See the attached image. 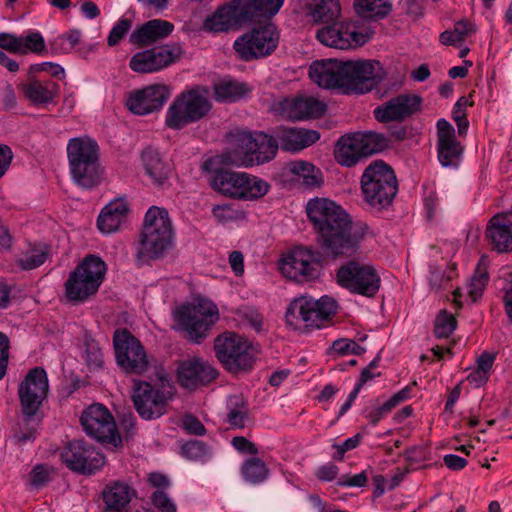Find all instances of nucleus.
Here are the masks:
<instances>
[{"label": "nucleus", "instance_id": "bb28decb", "mask_svg": "<svg viewBox=\"0 0 512 512\" xmlns=\"http://www.w3.org/2000/svg\"><path fill=\"white\" fill-rule=\"evenodd\" d=\"M437 150L438 160L443 167H458L462 147L455 138V130L453 126L445 119H439L437 122Z\"/></svg>", "mask_w": 512, "mask_h": 512}, {"label": "nucleus", "instance_id": "5fc2aeb1", "mask_svg": "<svg viewBox=\"0 0 512 512\" xmlns=\"http://www.w3.org/2000/svg\"><path fill=\"white\" fill-rule=\"evenodd\" d=\"M21 45L22 48L19 53L21 55L28 53L41 54L46 48L44 38L38 31H32L26 36H21Z\"/></svg>", "mask_w": 512, "mask_h": 512}, {"label": "nucleus", "instance_id": "412c9836", "mask_svg": "<svg viewBox=\"0 0 512 512\" xmlns=\"http://www.w3.org/2000/svg\"><path fill=\"white\" fill-rule=\"evenodd\" d=\"M65 465L76 472L92 474L103 467L104 455L83 441L70 442L61 454Z\"/></svg>", "mask_w": 512, "mask_h": 512}, {"label": "nucleus", "instance_id": "0e129e2a", "mask_svg": "<svg viewBox=\"0 0 512 512\" xmlns=\"http://www.w3.org/2000/svg\"><path fill=\"white\" fill-rule=\"evenodd\" d=\"M182 428L190 435L202 436L206 434V428L204 425L197 417L191 414H187L183 417Z\"/></svg>", "mask_w": 512, "mask_h": 512}, {"label": "nucleus", "instance_id": "4be33fe9", "mask_svg": "<svg viewBox=\"0 0 512 512\" xmlns=\"http://www.w3.org/2000/svg\"><path fill=\"white\" fill-rule=\"evenodd\" d=\"M316 37L322 44L342 50L363 45L369 38L367 33L357 32L350 22H335L322 27Z\"/></svg>", "mask_w": 512, "mask_h": 512}, {"label": "nucleus", "instance_id": "4c0bfd02", "mask_svg": "<svg viewBox=\"0 0 512 512\" xmlns=\"http://www.w3.org/2000/svg\"><path fill=\"white\" fill-rule=\"evenodd\" d=\"M288 171L296 176L306 188H318L323 183V174L314 164L295 160L287 164Z\"/></svg>", "mask_w": 512, "mask_h": 512}, {"label": "nucleus", "instance_id": "c9c22d12", "mask_svg": "<svg viewBox=\"0 0 512 512\" xmlns=\"http://www.w3.org/2000/svg\"><path fill=\"white\" fill-rule=\"evenodd\" d=\"M244 172L217 170L211 180V185L220 194L239 199L243 185Z\"/></svg>", "mask_w": 512, "mask_h": 512}, {"label": "nucleus", "instance_id": "39448f33", "mask_svg": "<svg viewBox=\"0 0 512 512\" xmlns=\"http://www.w3.org/2000/svg\"><path fill=\"white\" fill-rule=\"evenodd\" d=\"M49 382L46 371L41 367H34L26 374L18 387V396L21 403L23 419V429L14 435V439L19 444L35 439L37 432V423L32 420L47 397Z\"/></svg>", "mask_w": 512, "mask_h": 512}, {"label": "nucleus", "instance_id": "e433bc0d", "mask_svg": "<svg viewBox=\"0 0 512 512\" xmlns=\"http://www.w3.org/2000/svg\"><path fill=\"white\" fill-rule=\"evenodd\" d=\"M133 490L123 482H113L102 492L103 502L107 511H122L131 501Z\"/></svg>", "mask_w": 512, "mask_h": 512}, {"label": "nucleus", "instance_id": "4468645a", "mask_svg": "<svg viewBox=\"0 0 512 512\" xmlns=\"http://www.w3.org/2000/svg\"><path fill=\"white\" fill-rule=\"evenodd\" d=\"M214 348L218 360L230 372L246 371L253 366V348L239 335L227 333L218 336Z\"/></svg>", "mask_w": 512, "mask_h": 512}, {"label": "nucleus", "instance_id": "c85d7f7f", "mask_svg": "<svg viewBox=\"0 0 512 512\" xmlns=\"http://www.w3.org/2000/svg\"><path fill=\"white\" fill-rule=\"evenodd\" d=\"M278 148L289 152L301 151L319 140L320 134L316 130L278 127L275 129Z\"/></svg>", "mask_w": 512, "mask_h": 512}, {"label": "nucleus", "instance_id": "aec40b11", "mask_svg": "<svg viewBox=\"0 0 512 512\" xmlns=\"http://www.w3.org/2000/svg\"><path fill=\"white\" fill-rule=\"evenodd\" d=\"M181 54L182 48L179 44H166L135 53L130 59L129 67L136 73H155L173 64Z\"/></svg>", "mask_w": 512, "mask_h": 512}, {"label": "nucleus", "instance_id": "5701e85b", "mask_svg": "<svg viewBox=\"0 0 512 512\" xmlns=\"http://www.w3.org/2000/svg\"><path fill=\"white\" fill-rule=\"evenodd\" d=\"M170 97V90L164 84L148 85L130 93L127 108L135 115H148L160 110Z\"/></svg>", "mask_w": 512, "mask_h": 512}, {"label": "nucleus", "instance_id": "79ce46f5", "mask_svg": "<svg viewBox=\"0 0 512 512\" xmlns=\"http://www.w3.org/2000/svg\"><path fill=\"white\" fill-rule=\"evenodd\" d=\"M364 157L379 153L389 146V140L380 133L366 131L353 133Z\"/></svg>", "mask_w": 512, "mask_h": 512}, {"label": "nucleus", "instance_id": "f03ea898", "mask_svg": "<svg viewBox=\"0 0 512 512\" xmlns=\"http://www.w3.org/2000/svg\"><path fill=\"white\" fill-rule=\"evenodd\" d=\"M306 211L321 249L333 258L356 253L368 232L364 222H353L350 215L330 199H311Z\"/></svg>", "mask_w": 512, "mask_h": 512}, {"label": "nucleus", "instance_id": "9d476101", "mask_svg": "<svg viewBox=\"0 0 512 512\" xmlns=\"http://www.w3.org/2000/svg\"><path fill=\"white\" fill-rule=\"evenodd\" d=\"M336 310V301L328 296L318 300L303 296L289 304L285 315L286 323L295 330L319 329Z\"/></svg>", "mask_w": 512, "mask_h": 512}, {"label": "nucleus", "instance_id": "423d86ee", "mask_svg": "<svg viewBox=\"0 0 512 512\" xmlns=\"http://www.w3.org/2000/svg\"><path fill=\"white\" fill-rule=\"evenodd\" d=\"M67 156L72 179L78 186L90 189L99 184V146L94 139L88 136L70 139Z\"/></svg>", "mask_w": 512, "mask_h": 512}, {"label": "nucleus", "instance_id": "6ab92c4d", "mask_svg": "<svg viewBox=\"0 0 512 512\" xmlns=\"http://www.w3.org/2000/svg\"><path fill=\"white\" fill-rule=\"evenodd\" d=\"M320 253L312 248L297 247L281 262V272L297 282L314 279L319 273Z\"/></svg>", "mask_w": 512, "mask_h": 512}, {"label": "nucleus", "instance_id": "72a5a7b5", "mask_svg": "<svg viewBox=\"0 0 512 512\" xmlns=\"http://www.w3.org/2000/svg\"><path fill=\"white\" fill-rule=\"evenodd\" d=\"M20 90L34 106L46 107L57 98L60 87L51 80L31 79L27 83L21 84Z\"/></svg>", "mask_w": 512, "mask_h": 512}, {"label": "nucleus", "instance_id": "69168bd1", "mask_svg": "<svg viewBox=\"0 0 512 512\" xmlns=\"http://www.w3.org/2000/svg\"><path fill=\"white\" fill-rule=\"evenodd\" d=\"M30 71L32 73L47 72L51 76L56 77L58 79H62L65 77L64 68L61 65L53 62H42L34 64L30 67Z\"/></svg>", "mask_w": 512, "mask_h": 512}, {"label": "nucleus", "instance_id": "de8ad7c7", "mask_svg": "<svg viewBox=\"0 0 512 512\" xmlns=\"http://www.w3.org/2000/svg\"><path fill=\"white\" fill-rule=\"evenodd\" d=\"M246 92V86L235 81H221L214 85V98L219 102H235Z\"/></svg>", "mask_w": 512, "mask_h": 512}, {"label": "nucleus", "instance_id": "49530a36", "mask_svg": "<svg viewBox=\"0 0 512 512\" xmlns=\"http://www.w3.org/2000/svg\"><path fill=\"white\" fill-rule=\"evenodd\" d=\"M240 200H256L266 195L270 189L267 181L244 172Z\"/></svg>", "mask_w": 512, "mask_h": 512}, {"label": "nucleus", "instance_id": "ea45409f", "mask_svg": "<svg viewBox=\"0 0 512 512\" xmlns=\"http://www.w3.org/2000/svg\"><path fill=\"white\" fill-rule=\"evenodd\" d=\"M284 0H241V7L246 21L256 17H271L283 5Z\"/></svg>", "mask_w": 512, "mask_h": 512}, {"label": "nucleus", "instance_id": "680f3d73", "mask_svg": "<svg viewBox=\"0 0 512 512\" xmlns=\"http://www.w3.org/2000/svg\"><path fill=\"white\" fill-rule=\"evenodd\" d=\"M84 360L87 366L90 369H98L102 367L103 364V355L100 348L94 344H88L86 346L85 353L83 355Z\"/></svg>", "mask_w": 512, "mask_h": 512}, {"label": "nucleus", "instance_id": "3c124183", "mask_svg": "<svg viewBox=\"0 0 512 512\" xmlns=\"http://www.w3.org/2000/svg\"><path fill=\"white\" fill-rule=\"evenodd\" d=\"M472 32H474V27L471 23L459 21L453 30H446L440 34V42L444 45H456L463 42Z\"/></svg>", "mask_w": 512, "mask_h": 512}, {"label": "nucleus", "instance_id": "2eb2a0df", "mask_svg": "<svg viewBox=\"0 0 512 512\" xmlns=\"http://www.w3.org/2000/svg\"><path fill=\"white\" fill-rule=\"evenodd\" d=\"M382 80L380 63L372 60L343 61V93L364 94Z\"/></svg>", "mask_w": 512, "mask_h": 512}, {"label": "nucleus", "instance_id": "bf43d9fd", "mask_svg": "<svg viewBox=\"0 0 512 512\" xmlns=\"http://www.w3.org/2000/svg\"><path fill=\"white\" fill-rule=\"evenodd\" d=\"M132 27V21L128 18H120L109 32L107 43L113 47L119 44Z\"/></svg>", "mask_w": 512, "mask_h": 512}, {"label": "nucleus", "instance_id": "a19ab883", "mask_svg": "<svg viewBox=\"0 0 512 512\" xmlns=\"http://www.w3.org/2000/svg\"><path fill=\"white\" fill-rule=\"evenodd\" d=\"M309 14L315 22L334 21L340 14L338 0H305Z\"/></svg>", "mask_w": 512, "mask_h": 512}, {"label": "nucleus", "instance_id": "20e7f679", "mask_svg": "<svg viewBox=\"0 0 512 512\" xmlns=\"http://www.w3.org/2000/svg\"><path fill=\"white\" fill-rule=\"evenodd\" d=\"M229 145L222 155V161L238 167H251L269 162L278 150L275 130L272 135L264 132H237L230 136Z\"/></svg>", "mask_w": 512, "mask_h": 512}, {"label": "nucleus", "instance_id": "774afa93", "mask_svg": "<svg viewBox=\"0 0 512 512\" xmlns=\"http://www.w3.org/2000/svg\"><path fill=\"white\" fill-rule=\"evenodd\" d=\"M409 393L410 389L405 387L392 395L387 401L381 404V406L384 408V412L390 413L396 406L408 399Z\"/></svg>", "mask_w": 512, "mask_h": 512}, {"label": "nucleus", "instance_id": "338daca9", "mask_svg": "<svg viewBox=\"0 0 512 512\" xmlns=\"http://www.w3.org/2000/svg\"><path fill=\"white\" fill-rule=\"evenodd\" d=\"M367 483L365 471L355 475H343L338 479V486L341 487H363Z\"/></svg>", "mask_w": 512, "mask_h": 512}, {"label": "nucleus", "instance_id": "13d9d810", "mask_svg": "<svg viewBox=\"0 0 512 512\" xmlns=\"http://www.w3.org/2000/svg\"><path fill=\"white\" fill-rule=\"evenodd\" d=\"M50 480V469L43 464L36 465L30 472L28 486L30 489L39 490Z\"/></svg>", "mask_w": 512, "mask_h": 512}, {"label": "nucleus", "instance_id": "6e6552de", "mask_svg": "<svg viewBox=\"0 0 512 512\" xmlns=\"http://www.w3.org/2000/svg\"><path fill=\"white\" fill-rule=\"evenodd\" d=\"M360 183L364 201L378 211L390 206L398 191L394 171L381 160L364 170Z\"/></svg>", "mask_w": 512, "mask_h": 512}, {"label": "nucleus", "instance_id": "7ed1b4c3", "mask_svg": "<svg viewBox=\"0 0 512 512\" xmlns=\"http://www.w3.org/2000/svg\"><path fill=\"white\" fill-rule=\"evenodd\" d=\"M174 245V232L168 211L152 206L145 214L136 250L140 264L164 258Z\"/></svg>", "mask_w": 512, "mask_h": 512}, {"label": "nucleus", "instance_id": "603ef678", "mask_svg": "<svg viewBox=\"0 0 512 512\" xmlns=\"http://www.w3.org/2000/svg\"><path fill=\"white\" fill-rule=\"evenodd\" d=\"M182 455L193 461L205 462L211 456L209 447L201 441L189 440L181 446Z\"/></svg>", "mask_w": 512, "mask_h": 512}, {"label": "nucleus", "instance_id": "052dcab7", "mask_svg": "<svg viewBox=\"0 0 512 512\" xmlns=\"http://www.w3.org/2000/svg\"><path fill=\"white\" fill-rule=\"evenodd\" d=\"M152 505L160 512H176L177 506L163 490H156L150 496Z\"/></svg>", "mask_w": 512, "mask_h": 512}, {"label": "nucleus", "instance_id": "393cba45", "mask_svg": "<svg viewBox=\"0 0 512 512\" xmlns=\"http://www.w3.org/2000/svg\"><path fill=\"white\" fill-rule=\"evenodd\" d=\"M241 7V0L220 6L208 15L203 22V30L211 33H223L237 28L247 22Z\"/></svg>", "mask_w": 512, "mask_h": 512}, {"label": "nucleus", "instance_id": "c03bdc74", "mask_svg": "<svg viewBox=\"0 0 512 512\" xmlns=\"http://www.w3.org/2000/svg\"><path fill=\"white\" fill-rule=\"evenodd\" d=\"M356 12L365 19H380L392 10L390 0H355Z\"/></svg>", "mask_w": 512, "mask_h": 512}, {"label": "nucleus", "instance_id": "dca6fc26", "mask_svg": "<svg viewBox=\"0 0 512 512\" xmlns=\"http://www.w3.org/2000/svg\"><path fill=\"white\" fill-rule=\"evenodd\" d=\"M118 366L126 373L142 374L148 368L144 347L128 330H118L113 337Z\"/></svg>", "mask_w": 512, "mask_h": 512}, {"label": "nucleus", "instance_id": "58836bf2", "mask_svg": "<svg viewBox=\"0 0 512 512\" xmlns=\"http://www.w3.org/2000/svg\"><path fill=\"white\" fill-rule=\"evenodd\" d=\"M359 148L353 134L340 137L335 148L336 161L345 167L356 165L364 157Z\"/></svg>", "mask_w": 512, "mask_h": 512}, {"label": "nucleus", "instance_id": "f3484780", "mask_svg": "<svg viewBox=\"0 0 512 512\" xmlns=\"http://www.w3.org/2000/svg\"><path fill=\"white\" fill-rule=\"evenodd\" d=\"M279 36L272 25L254 28L249 33L237 38L234 49L245 61L270 55L277 47Z\"/></svg>", "mask_w": 512, "mask_h": 512}, {"label": "nucleus", "instance_id": "f257e3e1", "mask_svg": "<svg viewBox=\"0 0 512 512\" xmlns=\"http://www.w3.org/2000/svg\"><path fill=\"white\" fill-rule=\"evenodd\" d=\"M306 211L321 249L333 258L356 253L368 232L364 222H353L350 215L330 199H311Z\"/></svg>", "mask_w": 512, "mask_h": 512}, {"label": "nucleus", "instance_id": "e2e57ef3", "mask_svg": "<svg viewBox=\"0 0 512 512\" xmlns=\"http://www.w3.org/2000/svg\"><path fill=\"white\" fill-rule=\"evenodd\" d=\"M0 48L10 53L19 54L22 48L21 36L12 33H0Z\"/></svg>", "mask_w": 512, "mask_h": 512}, {"label": "nucleus", "instance_id": "a18cd8bd", "mask_svg": "<svg viewBox=\"0 0 512 512\" xmlns=\"http://www.w3.org/2000/svg\"><path fill=\"white\" fill-rule=\"evenodd\" d=\"M241 474L246 482L257 485L268 479L269 469L263 460L258 457H252L243 462Z\"/></svg>", "mask_w": 512, "mask_h": 512}, {"label": "nucleus", "instance_id": "473e14b6", "mask_svg": "<svg viewBox=\"0 0 512 512\" xmlns=\"http://www.w3.org/2000/svg\"><path fill=\"white\" fill-rule=\"evenodd\" d=\"M129 212L128 203L124 198H117L109 202L101 210L97 226L104 234L118 231L127 221Z\"/></svg>", "mask_w": 512, "mask_h": 512}, {"label": "nucleus", "instance_id": "a878e982", "mask_svg": "<svg viewBox=\"0 0 512 512\" xmlns=\"http://www.w3.org/2000/svg\"><path fill=\"white\" fill-rule=\"evenodd\" d=\"M421 98L416 95L402 94L391 98L374 109L377 121L386 123L401 121L419 110Z\"/></svg>", "mask_w": 512, "mask_h": 512}, {"label": "nucleus", "instance_id": "4d7b16f0", "mask_svg": "<svg viewBox=\"0 0 512 512\" xmlns=\"http://www.w3.org/2000/svg\"><path fill=\"white\" fill-rule=\"evenodd\" d=\"M455 317L442 311L438 314L435 320L434 333L438 338H448L456 328Z\"/></svg>", "mask_w": 512, "mask_h": 512}, {"label": "nucleus", "instance_id": "09e8293b", "mask_svg": "<svg viewBox=\"0 0 512 512\" xmlns=\"http://www.w3.org/2000/svg\"><path fill=\"white\" fill-rule=\"evenodd\" d=\"M228 423L234 428H243L248 420V410L244 400L239 396H232L228 400Z\"/></svg>", "mask_w": 512, "mask_h": 512}, {"label": "nucleus", "instance_id": "f8f14e48", "mask_svg": "<svg viewBox=\"0 0 512 512\" xmlns=\"http://www.w3.org/2000/svg\"><path fill=\"white\" fill-rule=\"evenodd\" d=\"M175 319L191 341L200 343L218 321L219 311L212 301L202 298L180 307L175 313Z\"/></svg>", "mask_w": 512, "mask_h": 512}, {"label": "nucleus", "instance_id": "37998d69", "mask_svg": "<svg viewBox=\"0 0 512 512\" xmlns=\"http://www.w3.org/2000/svg\"><path fill=\"white\" fill-rule=\"evenodd\" d=\"M50 256V248L45 244H35L29 246L17 258V265L22 270H33L46 262Z\"/></svg>", "mask_w": 512, "mask_h": 512}, {"label": "nucleus", "instance_id": "cd10ccee", "mask_svg": "<svg viewBox=\"0 0 512 512\" xmlns=\"http://www.w3.org/2000/svg\"><path fill=\"white\" fill-rule=\"evenodd\" d=\"M309 77L319 87L343 91V61L316 60L309 67Z\"/></svg>", "mask_w": 512, "mask_h": 512}, {"label": "nucleus", "instance_id": "8fccbe9b", "mask_svg": "<svg viewBox=\"0 0 512 512\" xmlns=\"http://www.w3.org/2000/svg\"><path fill=\"white\" fill-rule=\"evenodd\" d=\"M483 261L484 257L481 258L478 266L476 267L475 273L468 286V294L474 302L482 296L489 279L488 272L482 264Z\"/></svg>", "mask_w": 512, "mask_h": 512}, {"label": "nucleus", "instance_id": "2f4dec72", "mask_svg": "<svg viewBox=\"0 0 512 512\" xmlns=\"http://www.w3.org/2000/svg\"><path fill=\"white\" fill-rule=\"evenodd\" d=\"M174 30V25L163 19H152L138 26L131 33L129 41L140 46H149L167 38Z\"/></svg>", "mask_w": 512, "mask_h": 512}, {"label": "nucleus", "instance_id": "1a4fd4ad", "mask_svg": "<svg viewBox=\"0 0 512 512\" xmlns=\"http://www.w3.org/2000/svg\"><path fill=\"white\" fill-rule=\"evenodd\" d=\"M107 266L96 255H87L69 274L65 282V296L74 303L86 301L101 286Z\"/></svg>", "mask_w": 512, "mask_h": 512}, {"label": "nucleus", "instance_id": "7c9ffc66", "mask_svg": "<svg viewBox=\"0 0 512 512\" xmlns=\"http://www.w3.org/2000/svg\"><path fill=\"white\" fill-rule=\"evenodd\" d=\"M486 237L497 251H512V212L494 215L487 226Z\"/></svg>", "mask_w": 512, "mask_h": 512}, {"label": "nucleus", "instance_id": "c756f323", "mask_svg": "<svg viewBox=\"0 0 512 512\" xmlns=\"http://www.w3.org/2000/svg\"><path fill=\"white\" fill-rule=\"evenodd\" d=\"M282 114L290 120H304L320 117L326 105L313 97H297L284 99L280 103Z\"/></svg>", "mask_w": 512, "mask_h": 512}, {"label": "nucleus", "instance_id": "b1692460", "mask_svg": "<svg viewBox=\"0 0 512 512\" xmlns=\"http://www.w3.org/2000/svg\"><path fill=\"white\" fill-rule=\"evenodd\" d=\"M179 384L190 390L207 385L218 375L217 370L208 362L192 357L179 363L176 370Z\"/></svg>", "mask_w": 512, "mask_h": 512}, {"label": "nucleus", "instance_id": "864d4df0", "mask_svg": "<svg viewBox=\"0 0 512 512\" xmlns=\"http://www.w3.org/2000/svg\"><path fill=\"white\" fill-rule=\"evenodd\" d=\"M212 214L217 222L225 224L244 218L245 213L234 204H219L212 208Z\"/></svg>", "mask_w": 512, "mask_h": 512}, {"label": "nucleus", "instance_id": "0eeeda50", "mask_svg": "<svg viewBox=\"0 0 512 512\" xmlns=\"http://www.w3.org/2000/svg\"><path fill=\"white\" fill-rule=\"evenodd\" d=\"M211 110L209 91L206 87L195 86L178 94L165 114V124L173 130L196 123Z\"/></svg>", "mask_w": 512, "mask_h": 512}, {"label": "nucleus", "instance_id": "ddd939ff", "mask_svg": "<svg viewBox=\"0 0 512 512\" xmlns=\"http://www.w3.org/2000/svg\"><path fill=\"white\" fill-rule=\"evenodd\" d=\"M336 282L351 293L374 297L380 289L381 279L374 266L351 260L337 269Z\"/></svg>", "mask_w": 512, "mask_h": 512}, {"label": "nucleus", "instance_id": "f704fd0d", "mask_svg": "<svg viewBox=\"0 0 512 512\" xmlns=\"http://www.w3.org/2000/svg\"><path fill=\"white\" fill-rule=\"evenodd\" d=\"M141 163L146 175L154 185H165L171 175L172 167L168 161L163 159L157 149L145 148L141 154Z\"/></svg>", "mask_w": 512, "mask_h": 512}, {"label": "nucleus", "instance_id": "9b49d317", "mask_svg": "<svg viewBox=\"0 0 512 512\" xmlns=\"http://www.w3.org/2000/svg\"><path fill=\"white\" fill-rule=\"evenodd\" d=\"M173 386L169 381L157 383L134 381L132 401L139 416L144 420L160 418L167 412L173 398Z\"/></svg>", "mask_w": 512, "mask_h": 512}, {"label": "nucleus", "instance_id": "6e6d98bb", "mask_svg": "<svg viewBox=\"0 0 512 512\" xmlns=\"http://www.w3.org/2000/svg\"><path fill=\"white\" fill-rule=\"evenodd\" d=\"M82 33L78 29L69 30L67 33L58 36L52 43L55 51L67 53L77 46L81 41Z\"/></svg>", "mask_w": 512, "mask_h": 512}, {"label": "nucleus", "instance_id": "a211bd4d", "mask_svg": "<svg viewBox=\"0 0 512 512\" xmlns=\"http://www.w3.org/2000/svg\"><path fill=\"white\" fill-rule=\"evenodd\" d=\"M83 429L92 438L117 446L121 438L117 433L114 419L107 408L101 404L88 407L81 416Z\"/></svg>", "mask_w": 512, "mask_h": 512}]
</instances>
